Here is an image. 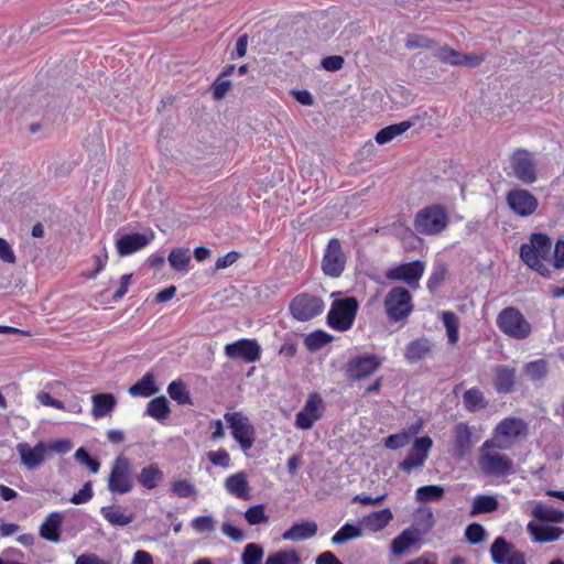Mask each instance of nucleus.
I'll return each mask as SVG.
<instances>
[{
  "instance_id": "1",
  "label": "nucleus",
  "mask_w": 564,
  "mask_h": 564,
  "mask_svg": "<svg viewBox=\"0 0 564 564\" xmlns=\"http://www.w3.org/2000/svg\"><path fill=\"white\" fill-rule=\"evenodd\" d=\"M520 258L530 269L544 278H550V267L564 268V240L556 241L552 253L551 238L544 234H533L530 241L521 246Z\"/></svg>"
},
{
  "instance_id": "2",
  "label": "nucleus",
  "mask_w": 564,
  "mask_h": 564,
  "mask_svg": "<svg viewBox=\"0 0 564 564\" xmlns=\"http://www.w3.org/2000/svg\"><path fill=\"white\" fill-rule=\"evenodd\" d=\"M495 448L497 447L491 441H486L480 447L478 464L482 474L489 477H506L514 474L513 460Z\"/></svg>"
},
{
  "instance_id": "3",
  "label": "nucleus",
  "mask_w": 564,
  "mask_h": 564,
  "mask_svg": "<svg viewBox=\"0 0 564 564\" xmlns=\"http://www.w3.org/2000/svg\"><path fill=\"white\" fill-rule=\"evenodd\" d=\"M359 302L354 296L334 300L326 316L327 325L339 333L348 332L355 323Z\"/></svg>"
},
{
  "instance_id": "4",
  "label": "nucleus",
  "mask_w": 564,
  "mask_h": 564,
  "mask_svg": "<svg viewBox=\"0 0 564 564\" xmlns=\"http://www.w3.org/2000/svg\"><path fill=\"white\" fill-rule=\"evenodd\" d=\"M529 425L519 417L508 416L501 420L494 430V437L490 440L497 449H509L519 440L528 436Z\"/></svg>"
},
{
  "instance_id": "5",
  "label": "nucleus",
  "mask_w": 564,
  "mask_h": 564,
  "mask_svg": "<svg viewBox=\"0 0 564 564\" xmlns=\"http://www.w3.org/2000/svg\"><path fill=\"white\" fill-rule=\"evenodd\" d=\"M384 312L390 322H404L413 312V299L409 290L402 286L392 288L383 301Z\"/></svg>"
},
{
  "instance_id": "6",
  "label": "nucleus",
  "mask_w": 564,
  "mask_h": 564,
  "mask_svg": "<svg viewBox=\"0 0 564 564\" xmlns=\"http://www.w3.org/2000/svg\"><path fill=\"white\" fill-rule=\"evenodd\" d=\"M448 221V213L443 206L431 205L417 212L414 227L422 235H437L447 227Z\"/></svg>"
},
{
  "instance_id": "7",
  "label": "nucleus",
  "mask_w": 564,
  "mask_h": 564,
  "mask_svg": "<svg viewBox=\"0 0 564 564\" xmlns=\"http://www.w3.org/2000/svg\"><path fill=\"white\" fill-rule=\"evenodd\" d=\"M224 419L241 451L248 453L256 442V429L250 419L241 411L226 412Z\"/></svg>"
},
{
  "instance_id": "8",
  "label": "nucleus",
  "mask_w": 564,
  "mask_h": 564,
  "mask_svg": "<svg viewBox=\"0 0 564 564\" xmlns=\"http://www.w3.org/2000/svg\"><path fill=\"white\" fill-rule=\"evenodd\" d=\"M132 465L124 455H118L110 469L107 487L111 494L126 495L133 489Z\"/></svg>"
},
{
  "instance_id": "9",
  "label": "nucleus",
  "mask_w": 564,
  "mask_h": 564,
  "mask_svg": "<svg viewBox=\"0 0 564 564\" xmlns=\"http://www.w3.org/2000/svg\"><path fill=\"white\" fill-rule=\"evenodd\" d=\"M497 326L503 334L514 339H525L532 330L531 324L514 307H506L498 314Z\"/></svg>"
},
{
  "instance_id": "10",
  "label": "nucleus",
  "mask_w": 564,
  "mask_h": 564,
  "mask_svg": "<svg viewBox=\"0 0 564 564\" xmlns=\"http://www.w3.org/2000/svg\"><path fill=\"white\" fill-rule=\"evenodd\" d=\"M476 442L473 438V427L466 422H459L452 429L447 452L453 458L460 460L471 453Z\"/></svg>"
},
{
  "instance_id": "11",
  "label": "nucleus",
  "mask_w": 564,
  "mask_h": 564,
  "mask_svg": "<svg viewBox=\"0 0 564 564\" xmlns=\"http://www.w3.org/2000/svg\"><path fill=\"white\" fill-rule=\"evenodd\" d=\"M324 308V301L319 296L308 293H301L296 295L290 304L292 316L300 322H306L322 314Z\"/></svg>"
},
{
  "instance_id": "12",
  "label": "nucleus",
  "mask_w": 564,
  "mask_h": 564,
  "mask_svg": "<svg viewBox=\"0 0 564 564\" xmlns=\"http://www.w3.org/2000/svg\"><path fill=\"white\" fill-rule=\"evenodd\" d=\"M433 447L430 436L415 437L408 456L399 464V469L410 474L412 470L424 466Z\"/></svg>"
},
{
  "instance_id": "13",
  "label": "nucleus",
  "mask_w": 564,
  "mask_h": 564,
  "mask_svg": "<svg viewBox=\"0 0 564 564\" xmlns=\"http://www.w3.org/2000/svg\"><path fill=\"white\" fill-rule=\"evenodd\" d=\"M381 365L382 359L376 355L356 356L347 362L345 375L349 380H362L376 372Z\"/></svg>"
},
{
  "instance_id": "14",
  "label": "nucleus",
  "mask_w": 564,
  "mask_h": 564,
  "mask_svg": "<svg viewBox=\"0 0 564 564\" xmlns=\"http://www.w3.org/2000/svg\"><path fill=\"white\" fill-rule=\"evenodd\" d=\"M346 257L341 249L339 239L332 238L325 249L322 270L330 278H339L345 270Z\"/></svg>"
},
{
  "instance_id": "15",
  "label": "nucleus",
  "mask_w": 564,
  "mask_h": 564,
  "mask_svg": "<svg viewBox=\"0 0 564 564\" xmlns=\"http://www.w3.org/2000/svg\"><path fill=\"white\" fill-rule=\"evenodd\" d=\"M510 165L513 175L522 183L532 184L538 180L535 163L528 150L517 149L510 158Z\"/></svg>"
},
{
  "instance_id": "16",
  "label": "nucleus",
  "mask_w": 564,
  "mask_h": 564,
  "mask_svg": "<svg viewBox=\"0 0 564 564\" xmlns=\"http://www.w3.org/2000/svg\"><path fill=\"white\" fill-rule=\"evenodd\" d=\"M425 270L424 262L416 260L408 263H401L390 268L386 272V278L392 281H402L412 289L419 288V281L423 276Z\"/></svg>"
},
{
  "instance_id": "17",
  "label": "nucleus",
  "mask_w": 564,
  "mask_h": 564,
  "mask_svg": "<svg viewBox=\"0 0 564 564\" xmlns=\"http://www.w3.org/2000/svg\"><path fill=\"white\" fill-rule=\"evenodd\" d=\"M324 411V400L318 393H311L300 412L295 416L294 425L297 430H310L317 422Z\"/></svg>"
},
{
  "instance_id": "18",
  "label": "nucleus",
  "mask_w": 564,
  "mask_h": 564,
  "mask_svg": "<svg viewBox=\"0 0 564 564\" xmlns=\"http://www.w3.org/2000/svg\"><path fill=\"white\" fill-rule=\"evenodd\" d=\"M21 465L28 470L39 469L46 460V442L40 441L35 445L20 442L15 446Z\"/></svg>"
},
{
  "instance_id": "19",
  "label": "nucleus",
  "mask_w": 564,
  "mask_h": 564,
  "mask_svg": "<svg viewBox=\"0 0 564 564\" xmlns=\"http://www.w3.org/2000/svg\"><path fill=\"white\" fill-rule=\"evenodd\" d=\"M225 355L230 359L256 362L261 357V346L256 339L242 338L225 346Z\"/></svg>"
},
{
  "instance_id": "20",
  "label": "nucleus",
  "mask_w": 564,
  "mask_h": 564,
  "mask_svg": "<svg viewBox=\"0 0 564 564\" xmlns=\"http://www.w3.org/2000/svg\"><path fill=\"white\" fill-rule=\"evenodd\" d=\"M506 200L510 209L521 217L531 216L538 208V198L529 191L513 188L507 193Z\"/></svg>"
},
{
  "instance_id": "21",
  "label": "nucleus",
  "mask_w": 564,
  "mask_h": 564,
  "mask_svg": "<svg viewBox=\"0 0 564 564\" xmlns=\"http://www.w3.org/2000/svg\"><path fill=\"white\" fill-rule=\"evenodd\" d=\"M490 554L496 564H527L524 553L502 536L494 541Z\"/></svg>"
},
{
  "instance_id": "22",
  "label": "nucleus",
  "mask_w": 564,
  "mask_h": 564,
  "mask_svg": "<svg viewBox=\"0 0 564 564\" xmlns=\"http://www.w3.org/2000/svg\"><path fill=\"white\" fill-rule=\"evenodd\" d=\"M153 238H154L153 232H151L149 235L140 234V232L119 235V232H117L116 234L117 252L121 257L130 256V254L145 248L153 240Z\"/></svg>"
},
{
  "instance_id": "23",
  "label": "nucleus",
  "mask_w": 564,
  "mask_h": 564,
  "mask_svg": "<svg viewBox=\"0 0 564 564\" xmlns=\"http://www.w3.org/2000/svg\"><path fill=\"white\" fill-rule=\"evenodd\" d=\"M224 487L231 496L248 500L251 497V488L245 471H238L228 476L224 481Z\"/></svg>"
},
{
  "instance_id": "24",
  "label": "nucleus",
  "mask_w": 564,
  "mask_h": 564,
  "mask_svg": "<svg viewBox=\"0 0 564 564\" xmlns=\"http://www.w3.org/2000/svg\"><path fill=\"white\" fill-rule=\"evenodd\" d=\"M63 520L64 516L58 511L48 513L39 528L40 536L53 543L61 542V529Z\"/></svg>"
},
{
  "instance_id": "25",
  "label": "nucleus",
  "mask_w": 564,
  "mask_h": 564,
  "mask_svg": "<svg viewBox=\"0 0 564 564\" xmlns=\"http://www.w3.org/2000/svg\"><path fill=\"white\" fill-rule=\"evenodd\" d=\"M527 531L531 535L532 541L536 543L554 542L564 534V530L562 528L542 525L533 521H530L527 524Z\"/></svg>"
},
{
  "instance_id": "26",
  "label": "nucleus",
  "mask_w": 564,
  "mask_h": 564,
  "mask_svg": "<svg viewBox=\"0 0 564 564\" xmlns=\"http://www.w3.org/2000/svg\"><path fill=\"white\" fill-rule=\"evenodd\" d=\"M421 540V532L416 528H409L403 530L397 538H394L390 544V549L393 555L400 556L411 546L419 543Z\"/></svg>"
},
{
  "instance_id": "27",
  "label": "nucleus",
  "mask_w": 564,
  "mask_h": 564,
  "mask_svg": "<svg viewBox=\"0 0 564 564\" xmlns=\"http://www.w3.org/2000/svg\"><path fill=\"white\" fill-rule=\"evenodd\" d=\"M317 529V523L314 521L294 523L290 529L283 532L282 539L291 542L305 541L315 536Z\"/></svg>"
},
{
  "instance_id": "28",
  "label": "nucleus",
  "mask_w": 564,
  "mask_h": 564,
  "mask_svg": "<svg viewBox=\"0 0 564 564\" xmlns=\"http://www.w3.org/2000/svg\"><path fill=\"white\" fill-rule=\"evenodd\" d=\"M392 519V511L389 508H384L364 516L360 523L362 529L365 528L371 532H379L383 530Z\"/></svg>"
},
{
  "instance_id": "29",
  "label": "nucleus",
  "mask_w": 564,
  "mask_h": 564,
  "mask_svg": "<svg viewBox=\"0 0 564 564\" xmlns=\"http://www.w3.org/2000/svg\"><path fill=\"white\" fill-rule=\"evenodd\" d=\"M433 347L434 344L429 338H417L408 344L404 358L410 364L417 362L427 357L432 352Z\"/></svg>"
},
{
  "instance_id": "30",
  "label": "nucleus",
  "mask_w": 564,
  "mask_h": 564,
  "mask_svg": "<svg viewBox=\"0 0 564 564\" xmlns=\"http://www.w3.org/2000/svg\"><path fill=\"white\" fill-rule=\"evenodd\" d=\"M160 391L159 386L156 384L155 376L153 372H145L141 379H139L133 386H131L128 390L131 397H141V398H150L156 394Z\"/></svg>"
},
{
  "instance_id": "31",
  "label": "nucleus",
  "mask_w": 564,
  "mask_h": 564,
  "mask_svg": "<svg viewBox=\"0 0 564 564\" xmlns=\"http://www.w3.org/2000/svg\"><path fill=\"white\" fill-rule=\"evenodd\" d=\"M91 415L95 419L110 415L117 405V400L111 393H97L91 397Z\"/></svg>"
},
{
  "instance_id": "32",
  "label": "nucleus",
  "mask_w": 564,
  "mask_h": 564,
  "mask_svg": "<svg viewBox=\"0 0 564 564\" xmlns=\"http://www.w3.org/2000/svg\"><path fill=\"white\" fill-rule=\"evenodd\" d=\"M164 474L158 464L152 463L144 466L137 475V481L145 489L156 488L163 480Z\"/></svg>"
},
{
  "instance_id": "33",
  "label": "nucleus",
  "mask_w": 564,
  "mask_h": 564,
  "mask_svg": "<svg viewBox=\"0 0 564 564\" xmlns=\"http://www.w3.org/2000/svg\"><path fill=\"white\" fill-rule=\"evenodd\" d=\"M495 388L499 393H509L513 390L516 370L503 365L495 368Z\"/></svg>"
},
{
  "instance_id": "34",
  "label": "nucleus",
  "mask_w": 564,
  "mask_h": 564,
  "mask_svg": "<svg viewBox=\"0 0 564 564\" xmlns=\"http://www.w3.org/2000/svg\"><path fill=\"white\" fill-rule=\"evenodd\" d=\"M499 508L497 497L490 495H477L474 497L469 516L476 517L484 513L495 512Z\"/></svg>"
},
{
  "instance_id": "35",
  "label": "nucleus",
  "mask_w": 564,
  "mask_h": 564,
  "mask_svg": "<svg viewBox=\"0 0 564 564\" xmlns=\"http://www.w3.org/2000/svg\"><path fill=\"white\" fill-rule=\"evenodd\" d=\"M100 513L113 527H126L134 519L132 513H126L121 508L113 506L101 507Z\"/></svg>"
},
{
  "instance_id": "36",
  "label": "nucleus",
  "mask_w": 564,
  "mask_h": 564,
  "mask_svg": "<svg viewBox=\"0 0 564 564\" xmlns=\"http://www.w3.org/2000/svg\"><path fill=\"white\" fill-rule=\"evenodd\" d=\"M532 517L543 522L561 523L564 521V511L557 510L542 502L536 503L532 511Z\"/></svg>"
},
{
  "instance_id": "37",
  "label": "nucleus",
  "mask_w": 564,
  "mask_h": 564,
  "mask_svg": "<svg viewBox=\"0 0 564 564\" xmlns=\"http://www.w3.org/2000/svg\"><path fill=\"white\" fill-rule=\"evenodd\" d=\"M411 127L412 123L410 121H402L399 123L390 124L378 131L375 140L378 144H386L392 141L394 138L406 132Z\"/></svg>"
},
{
  "instance_id": "38",
  "label": "nucleus",
  "mask_w": 564,
  "mask_h": 564,
  "mask_svg": "<svg viewBox=\"0 0 564 564\" xmlns=\"http://www.w3.org/2000/svg\"><path fill=\"white\" fill-rule=\"evenodd\" d=\"M171 413L170 404L164 395L152 399L145 410V414L155 419L156 421H164Z\"/></svg>"
},
{
  "instance_id": "39",
  "label": "nucleus",
  "mask_w": 564,
  "mask_h": 564,
  "mask_svg": "<svg viewBox=\"0 0 564 564\" xmlns=\"http://www.w3.org/2000/svg\"><path fill=\"white\" fill-rule=\"evenodd\" d=\"M362 536V527L358 524L345 523L333 536V544H345L351 540L359 539Z\"/></svg>"
},
{
  "instance_id": "40",
  "label": "nucleus",
  "mask_w": 564,
  "mask_h": 564,
  "mask_svg": "<svg viewBox=\"0 0 564 564\" xmlns=\"http://www.w3.org/2000/svg\"><path fill=\"white\" fill-rule=\"evenodd\" d=\"M463 401L465 409L471 413L485 409L488 404L484 393L477 388L466 390L463 394Z\"/></svg>"
},
{
  "instance_id": "41",
  "label": "nucleus",
  "mask_w": 564,
  "mask_h": 564,
  "mask_svg": "<svg viewBox=\"0 0 564 564\" xmlns=\"http://www.w3.org/2000/svg\"><path fill=\"white\" fill-rule=\"evenodd\" d=\"M167 260L170 265L177 272H188L189 271V262H191V253L188 249L177 248L173 249Z\"/></svg>"
},
{
  "instance_id": "42",
  "label": "nucleus",
  "mask_w": 564,
  "mask_h": 564,
  "mask_svg": "<svg viewBox=\"0 0 564 564\" xmlns=\"http://www.w3.org/2000/svg\"><path fill=\"white\" fill-rule=\"evenodd\" d=\"M442 321L446 329L448 343L456 345L459 339V319L453 312L445 311L442 313Z\"/></svg>"
},
{
  "instance_id": "43",
  "label": "nucleus",
  "mask_w": 564,
  "mask_h": 564,
  "mask_svg": "<svg viewBox=\"0 0 564 564\" xmlns=\"http://www.w3.org/2000/svg\"><path fill=\"white\" fill-rule=\"evenodd\" d=\"M264 564H302V560L295 550L289 549L270 554Z\"/></svg>"
},
{
  "instance_id": "44",
  "label": "nucleus",
  "mask_w": 564,
  "mask_h": 564,
  "mask_svg": "<svg viewBox=\"0 0 564 564\" xmlns=\"http://www.w3.org/2000/svg\"><path fill=\"white\" fill-rule=\"evenodd\" d=\"M167 393L178 404H192V398L186 384L181 381H172L167 386Z\"/></svg>"
},
{
  "instance_id": "45",
  "label": "nucleus",
  "mask_w": 564,
  "mask_h": 564,
  "mask_svg": "<svg viewBox=\"0 0 564 564\" xmlns=\"http://www.w3.org/2000/svg\"><path fill=\"white\" fill-rule=\"evenodd\" d=\"M444 488L438 485H426L416 489L415 499L420 502L437 501L444 497Z\"/></svg>"
},
{
  "instance_id": "46",
  "label": "nucleus",
  "mask_w": 564,
  "mask_h": 564,
  "mask_svg": "<svg viewBox=\"0 0 564 564\" xmlns=\"http://www.w3.org/2000/svg\"><path fill=\"white\" fill-rule=\"evenodd\" d=\"M334 339V336L326 333L325 330H315L311 334H308L306 337H305V346L307 347V349L314 351V350H318L321 349L322 347H324L325 345L332 343Z\"/></svg>"
},
{
  "instance_id": "47",
  "label": "nucleus",
  "mask_w": 564,
  "mask_h": 564,
  "mask_svg": "<svg viewBox=\"0 0 564 564\" xmlns=\"http://www.w3.org/2000/svg\"><path fill=\"white\" fill-rule=\"evenodd\" d=\"M245 519L250 525L265 524L269 522V516L265 513L264 505H254L245 512Z\"/></svg>"
},
{
  "instance_id": "48",
  "label": "nucleus",
  "mask_w": 564,
  "mask_h": 564,
  "mask_svg": "<svg viewBox=\"0 0 564 564\" xmlns=\"http://www.w3.org/2000/svg\"><path fill=\"white\" fill-rule=\"evenodd\" d=\"M524 372L528 378L532 381H539L543 379L547 373V364L543 359L528 362L524 366Z\"/></svg>"
},
{
  "instance_id": "49",
  "label": "nucleus",
  "mask_w": 564,
  "mask_h": 564,
  "mask_svg": "<svg viewBox=\"0 0 564 564\" xmlns=\"http://www.w3.org/2000/svg\"><path fill=\"white\" fill-rule=\"evenodd\" d=\"M264 555L263 547L257 543H249L245 546L241 555L242 564H261Z\"/></svg>"
},
{
  "instance_id": "50",
  "label": "nucleus",
  "mask_w": 564,
  "mask_h": 564,
  "mask_svg": "<svg viewBox=\"0 0 564 564\" xmlns=\"http://www.w3.org/2000/svg\"><path fill=\"white\" fill-rule=\"evenodd\" d=\"M171 492L180 498L195 497L197 490L188 480H175L171 485Z\"/></svg>"
},
{
  "instance_id": "51",
  "label": "nucleus",
  "mask_w": 564,
  "mask_h": 564,
  "mask_svg": "<svg viewBox=\"0 0 564 564\" xmlns=\"http://www.w3.org/2000/svg\"><path fill=\"white\" fill-rule=\"evenodd\" d=\"M207 458L214 466H219L225 469H228L231 467V458L226 448L221 447V448H218L217 451L208 452Z\"/></svg>"
},
{
  "instance_id": "52",
  "label": "nucleus",
  "mask_w": 564,
  "mask_h": 564,
  "mask_svg": "<svg viewBox=\"0 0 564 564\" xmlns=\"http://www.w3.org/2000/svg\"><path fill=\"white\" fill-rule=\"evenodd\" d=\"M75 459L82 465H85L93 474H97L100 468V463L93 458L83 447L75 452Z\"/></svg>"
},
{
  "instance_id": "53",
  "label": "nucleus",
  "mask_w": 564,
  "mask_h": 564,
  "mask_svg": "<svg viewBox=\"0 0 564 564\" xmlns=\"http://www.w3.org/2000/svg\"><path fill=\"white\" fill-rule=\"evenodd\" d=\"M465 538L471 544H479L486 538V530L479 523H471L465 530Z\"/></svg>"
},
{
  "instance_id": "54",
  "label": "nucleus",
  "mask_w": 564,
  "mask_h": 564,
  "mask_svg": "<svg viewBox=\"0 0 564 564\" xmlns=\"http://www.w3.org/2000/svg\"><path fill=\"white\" fill-rule=\"evenodd\" d=\"M232 83L229 79L223 78V76H218L217 79L212 85V93L216 100L224 99L228 91L231 89Z\"/></svg>"
},
{
  "instance_id": "55",
  "label": "nucleus",
  "mask_w": 564,
  "mask_h": 564,
  "mask_svg": "<svg viewBox=\"0 0 564 564\" xmlns=\"http://www.w3.org/2000/svg\"><path fill=\"white\" fill-rule=\"evenodd\" d=\"M435 56L443 63L458 65L460 52L455 51L448 46H442L435 51Z\"/></svg>"
},
{
  "instance_id": "56",
  "label": "nucleus",
  "mask_w": 564,
  "mask_h": 564,
  "mask_svg": "<svg viewBox=\"0 0 564 564\" xmlns=\"http://www.w3.org/2000/svg\"><path fill=\"white\" fill-rule=\"evenodd\" d=\"M410 442L409 436L401 431L400 433L391 434L386 437L383 444L387 448L395 451L406 446Z\"/></svg>"
},
{
  "instance_id": "57",
  "label": "nucleus",
  "mask_w": 564,
  "mask_h": 564,
  "mask_svg": "<svg viewBox=\"0 0 564 564\" xmlns=\"http://www.w3.org/2000/svg\"><path fill=\"white\" fill-rule=\"evenodd\" d=\"M192 527L199 533H209L215 530V520L212 516H199L192 520Z\"/></svg>"
},
{
  "instance_id": "58",
  "label": "nucleus",
  "mask_w": 564,
  "mask_h": 564,
  "mask_svg": "<svg viewBox=\"0 0 564 564\" xmlns=\"http://www.w3.org/2000/svg\"><path fill=\"white\" fill-rule=\"evenodd\" d=\"M434 42L421 34H411L406 37L405 46L409 50L431 48Z\"/></svg>"
},
{
  "instance_id": "59",
  "label": "nucleus",
  "mask_w": 564,
  "mask_h": 564,
  "mask_svg": "<svg viewBox=\"0 0 564 564\" xmlns=\"http://www.w3.org/2000/svg\"><path fill=\"white\" fill-rule=\"evenodd\" d=\"M93 498V486L91 482H86L83 488L74 494L69 501L74 505H82L88 502Z\"/></svg>"
},
{
  "instance_id": "60",
  "label": "nucleus",
  "mask_w": 564,
  "mask_h": 564,
  "mask_svg": "<svg viewBox=\"0 0 564 564\" xmlns=\"http://www.w3.org/2000/svg\"><path fill=\"white\" fill-rule=\"evenodd\" d=\"M72 448V443L69 440H55L51 442H46V454L48 455L51 452L57 454H65L69 452Z\"/></svg>"
},
{
  "instance_id": "61",
  "label": "nucleus",
  "mask_w": 564,
  "mask_h": 564,
  "mask_svg": "<svg viewBox=\"0 0 564 564\" xmlns=\"http://www.w3.org/2000/svg\"><path fill=\"white\" fill-rule=\"evenodd\" d=\"M0 260L4 263L14 264L17 262L15 253L10 243L0 237Z\"/></svg>"
},
{
  "instance_id": "62",
  "label": "nucleus",
  "mask_w": 564,
  "mask_h": 564,
  "mask_svg": "<svg viewBox=\"0 0 564 564\" xmlns=\"http://www.w3.org/2000/svg\"><path fill=\"white\" fill-rule=\"evenodd\" d=\"M221 532L235 542H240L245 539L243 531L228 522L223 523Z\"/></svg>"
},
{
  "instance_id": "63",
  "label": "nucleus",
  "mask_w": 564,
  "mask_h": 564,
  "mask_svg": "<svg viewBox=\"0 0 564 564\" xmlns=\"http://www.w3.org/2000/svg\"><path fill=\"white\" fill-rule=\"evenodd\" d=\"M344 65V58L339 55H332L322 59V66L329 72L339 70Z\"/></svg>"
},
{
  "instance_id": "64",
  "label": "nucleus",
  "mask_w": 564,
  "mask_h": 564,
  "mask_svg": "<svg viewBox=\"0 0 564 564\" xmlns=\"http://www.w3.org/2000/svg\"><path fill=\"white\" fill-rule=\"evenodd\" d=\"M403 564H438V558L435 553L425 552L415 558L404 562Z\"/></svg>"
}]
</instances>
